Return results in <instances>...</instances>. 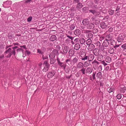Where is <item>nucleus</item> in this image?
<instances>
[{"instance_id": "f257e3e1", "label": "nucleus", "mask_w": 126, "mask_h": 126, "mask_svg": "<svg viewBox=\"0 0 126 126\" xmlns=\"http://www.w3.org/2000/svg\"><path fill=\"white\" fill-rule=\"evenodd\" d=\"M18 47L17 46H15L12 48L13 49L12 50L11 48H9L6 50L5 52V54L6 55V54L9 53L8 55L6 56V57L7 58H9L13 55H15L16 54L15 49Z\"/></svg>"}, {"instance_id": "f03ea898", "label": "nucleus", "mask_w": 126, "mask_h": 126, "mask_svg": "<svg viewBox=\"0 0 126 126\" xmlns=\"http://www.w3.org/2000/svg\"><path fill=\"white\" fill-rule=\"evenodd\" d=\"M82 33L87 34L88 37L89 38H92L93 36V34L91 32V31L89 30H82Z\"/></svg>"}, {"instance_id": "7ed1b4c3", "label": "nucleus", "mask_w": 126, "mask_h": 126, "mask_svg": "<svg viewBox=\"0 0 126 126\" xmlns=\"http://www.w3.org/2000/svg\"><path fill=\"white\" fill-rule=\"evenodd\" d=\"M94 58V57L93 55L90 54L89 55H87V56H86L83 59V60H88L89 61H91L93 60Z\"/></svg>"}, {"instance_id": "20e7f679", "label": "nucleus", "mask_w": 126, "mask_h": 126, "mask_svg": "<svg viewBox=\"0 0 126 126\" xmlns=\"http://www.w3.org/2000/svg\"><path fill=\"white\" fill-rule=\"evenodd\" d=\"M87 49L91 51L94 48V45L93 44H91L87 45Z\"/></svg>"}, {"instance_id": "39448f33", "label": "nucleus", "mask_w": 126, "mask_h": 126, "mask_svg": "<svg viewBox=\"0 0 126 126\" xmlns=\"http://www.w3.org/2000/svg\"><path fill=\"white\" fill-rule=\"evenodd\" d=\"M58 63L59 65L62 67H63L64 69V70L66 66V64L65 63L61 62L59 60H58Z\"/></svg>"}, {"instance_id": "423d86ee", "label": "nucleus", "mask_w": 126, "mask_h": 126, "mask_svg": "<svg viewBox=\"0 0 126 126\" xmlns=\"http://www.w3.org/2000/svg\"><path fill=\"white\" fill-rule=\"evenodd\" d=\"M58 54V50L55 49L54 50L50 55L51 54V56H52V57H54L55 56V55H57Z\"/></svg>"}, {"instance_id": "0eeeda50", "label": "nucleus", "mask_w": 126, "mask_h": 126, "mask_svg": "<svg viewBox=\"0 0 126 126\" xmlns=\"http://www.w3.org/2000/svg\"><path fill=\"white\" fill-rule=\"evenodd\" d=\"M90 22L88 19H84L82 22V23L84 25H89V24Z\"/></svg>"}, {"instance_id": "6e6552de", "label": "nucleus", "mask_w": 126, "mask_h": 126, "mask_svg": "<svg viewBox=\"0 0 126 126\" xmlns=\"http://www.w3.org/2000/svg\"><path fill=\"white\" fill-rule=\"evenodd\" d=\"M54 72L53 71L50 72L47 74V77L48 78H52L55 74Z\"/></svg>"}, {"instance_id": "1a4fd4ad", "label": "nucleus", "mask_w": 126, "mask_h": 126, "mask_svg": "<svg viewBox=\"0 0 126 126\" xmlns=\"http://www.w3.org/2000/svg\"><path fill=\"white\" fill-rule=\"evenodd\" d=\"M80 56L82 57L81 60L83 61H85V60H83L84 58L86 56H87L86 54L85 53L82 52H81L80 54Z\"/></svg>"}, {"instance_id": "9d476101", "label": "nucleus", "mask_w": 126, "mask_h": 126, "mask_svg": "<svg viewBox=\"0 0 126 126\" xmlns=\"http://www.w3.org/2000/svg\"><path fill=\"white\" fill-rule=\"evenodd\" d=\"M81 33V31L79 29H77L75 30L74 32V34L75 35L77 36L79 35Z\"/></svg>"}, {"instance_id": "9b49d317", "label": "nucleus", "mask_w": 126, "mask_h": 126, "mask_svg": "<svg viewBox=\"0 0 126 126\" xmlns=\"http://www.w3.org/2000/svg\"><path fill=\"white\" fill-rule=\"evenodd\" d=\"M77 67L78 68L81 69L83 67V64L81 62H79L78 63L77 65Z\"/></svg>"}, {"instance_id": "f8f14e48", "label": "nucleus", "mask_w": 126, "mask_h": 126, "mask_svg": "<svg viewBox=\"0 0 126 126\" xmlns=\"http://www.w3.org/2000/svg\"><path fill=\"white\" fill-rule=\"evenodd\" d=\"M94 24L90 23L87 26V28L89 29H93L94 27Z\"/></svg>"}, {"instance_id": "ddd939ff", "label": "nucleus", "mask_w": 126, "mask_h": 126, "mask_svg": "<svg viewBox=\"0 0 126 126\" xmlns=\"http://www.w3.org/2000/svg\"><path fill=\"white\" fill-rule=\"evenodd\" d=\"M100 27L102 29H105L107 26V25L105 22H102L100 24Z\"/></svg>"}, {"instance_id": "4468645a", "label": "nucleus", "mask_w": 126, "mask_h": 126, "mask_svg": "<svg viewBox=\"0 0 126 126\" xmlns=\"http://www.w3.org/2000/svg\"><path fill=\"white\" fill-rule=\"evenodd\" d=\"M103 45L104 47H107L109 45V42L108 41V40H105L103 42Z\"/></svg>"}, {"instance_id": "2eb2a0df", "label": "nucleus", "mask_w": 126, "mask_h": 126, "mask_svg": "<svg viewBox=\"0 0 126 126\" xmlns=\"http://www.w3.org/2000/svg\"><path fill=\"white\" fill-rule=\"evenodd\" d=\"M57 39V37L55 35H52L50 38V40L51 41H53L56 40Z\"/></svg>"}, {"instance_id": "dca6fc26", "label": "nucleus", "mask_w": 126, "mask_h": 126, "mask_svg": "<svg viewBox=\"0 0 126 126\" xmlns=\"http://www.w3.org/2000/svg\"><path fill=\"white\" fill-rule=\"evenodd\" d=\"M74 48L75 49L78 50L80 48V45L79 44L77 43L75 45Z\"/></svg>"}, {"instance_id": "f3484780", "label": "nucleus", "mask_w": 126, "mask_h": 126, "mask_svg": "<svg viewBox=\"0 0 126 126\" xmlns=\"http://www.w3.org/2000/svg\"><path fill=\"white\" fill-rule=\"evenodd\" d=\"M99 53V50L98 49H95L94 51V53L96 56L98 55Z\"/></svg>"}, {"instance_id": "a211bd4d", "label": "nucleus", "mask_w": 126, "mask_h": 126, "mask_svg": "<svg viewBox=\"0 0 126 126\" xmlns=\"http://www.w3.org/2000/svg\"><path fill=\"white\" fill-rule=\"evenodd\" d=\"M92 69L90 68H88L86 70V73L89 74L91 73L92 72Z\"/></svg>"}, {"instance_id": "6ab92c4d", "label": "nucleus", "mask_w": 126, "mask_h": 126, "mask_svg": "<svg viewBox=\"0 0 126 126\" xmlns=\"http://www.w3.org/2000/svg\"><path fill=\"white\" fill-rule=\"evenodd\" d=\"M51 54L50 55H49V57L50 59V63L51 64H53L55 62V61L51 57Z\"/></svg>"}, {"instance_id": "aec40b11", "label": "nucleus", "mask_w": 126, "mask_h": 126, "mask_svg": "<svg viewBox=\"0 0 126 126\" xmlns=\"http://www.w3.org/2000/svg\"><path fill=\"white\" fill-rule=\"evenodd\" d=\"M83 6V5L80 3H79L77 6V8L79 9L82 8Z\"/></svg>"}, {"instance_id": "412c9836", "label": "nucleus", "mask_w": 126, "mask_h": 126, "mask_svg": "<svg viewBox=\"0 0 126 126\" xmlns=\"http://www.w3.org/2000/svg\"><path fill=\"white\" fill-rule=\"evenodd\" d=\"M111 58L109 57H107L105 59L107 63H109L111 61Z\"/></svg>"}, {"instance_id": "4be33fe9", "label": "nucleus", "mask_w": 126, "mask_h": 126, "mask_svg": "<svg viewBox=\"0 0 126 126\" xmlns=\"http://www.w3.org/2000/svg\"><path fill=\"white\" fill-rule=\"evenodd\" d=\"M92 42V40L90 39H88L86 41V43L87 45H89L91 44H92L91 43Z\"/></svg>"}, {"instance_id": "5701e85b", "label": "nucleus", "mask_w": 126, "mask_h": 126, "mask_svg": "<svg viewBox=\"0 0 126 126\" xmlns=\"http://www.w3.org/2000/svg\"><path fill=\"white\" fill-rule=\"evenodd\" d=\"M78 61V58L75 57L73 59L72 61L74 63H75Z\"/></svg>"}, {"instance_id": "b1692460", "label": "nucleus", "mask_w": 126, "mask_h": 126, "mask_svg": "<svg viewBox=\"0 0 126 126\" xmlns=\"http://www.w3.org/2000/svg\"><path fill=\"white\" fill-rule=\"evenodd\" d=\"M37 51L38 53L41 55H43L44 54V52L42 51L39 49H37Z\"/></svg>"}, {"instance_id": "393cba45", "label": "nucleus", "mask_w": 126, "mask_h": 126, "mask_svg": "<svg viewBox=\"0 0 126 126\" xmlns=\"http://www.w3.org/2000/svg\"><path fill=\"white\" fill-rule=\"evenodd\" d=\"M79 41L80 43L83 44L85 42V40L84 38H81L80 39Z\"/></svg>"}, {"instance_id": "a878e982", "label": "nucleus", "mask_w": 126, "mask_h": 126, "mask_svg": "<svg viewBox=\"0 0 126 126\" xmlns=\"http://www.w3.org/2000/svg\"><path fill=\"white\" fill-rule=\"evenodd\" d=\"M107 37L108 38V39H107L106 40H108V41L109 42L110 41L111 39V36L110 35H109L107 36Z\"/></svg>"}, {"instance_id": "bb28decb", "label": "nucleus", "mask_w": 126, "mask_h": 126, "mask_svg": "<svg viewBox=\"0 0 126 126\" xmlns=\"http://www.w3.org/2000/svg\"><path fill=\"white\" fill-rule=\"evenodd\" d=\"M75 27V24H73L71 25L70 26V28L71 30H72L74 29Z\"/></svg>"}, {"instance_id": "cd10ccee", "label": "nucleus", "mask_w": 126, "mask_h": 126, "mask_svg": "<svg viewBox=\"0 0 126 126\" xmlns=\"http://www.w3.org/2000/svg\"><path fill=\"white\" fill-rule=\"evenodd\" d=\"M114 52V50L112 48H110L109 50V52L110 54Z\"/></svg>"}, {"instance_id": "c85d7f7f", "label": "nucleus", "mask_w": 126, "mask_h": 126, "mask_svg": "<svg viewBox=\"0 0 126 126\" xmlns=\"http://www.w3.org/2000/svg\"><path fill=\"white\" fill-rule=\"evenodd\" d=\"M101 73L100 72H99L97 74L96 76L99 78H100L101 77Z\"/></svg>"}, {"instance_id": "c756f323", "label": "nucleus", "mask_w": 126, "mask_h": 126, "mask_svg": "<svg viewBox=\"0 0 126 126\" xmlns=\"http://www.w3.org/2000/svg\"><path fill=\"white\" fill-rule=\"evenodd\" d=\"M100 13L99 12H97L96 11V12L95 14V16H100Z\"/></svg>"}, {"instance_id": "7c9ffc66", "label": "nucleus", "mask_w": 126, "mask_h": 126, "mask_svg": "<svg viewBox=\"0 0 126 126\" xmlns=\"http://www.w3.org/2000/svg\"><path fill=\"white\" fill-rule=\"evenodd\" d=\"M85 69L83 68H82L80 70L83 74H84L85 73Z\"/></svg>"}, {"instance_id": "2f4dec72", "label": "nucleus", "mask_w": 126, "mask_h": 126, "mask_svg": "<svg viewBox=\"0 0 126 126\" xmlns=\"http://www.w3.org/2000/svg\"><path fill=\"white\" fill-rule=\"evenodd\" d=\"M113 89L112 88H110L109 89L108 88L107 89V91L109 93H110L111 92H112L113 91Z\"/></svg>"}, {"instance_id": "473e14b6", "label": "nucleus", "mask_w": 126, "mask_h": 126, "mask_svg": "<svg viewBox=\"0 0 126 126\" xmlns=\"http://www.w3.org/2000/svg\"><path fill=\"white\" fill-rule=\"evenodd\" d=\"M89 11L93 14L94 15H95L96 11L94 10H89Z\"/></svg>"}, {"instance_id": "72a5a7b5", "label": "nucleus", "mask_w": 126, "mask_h": 126, "mask_svg": "<svg viewBox=\"0 0 126 126\" xmlns=\"http://www.w3.org/2000/svg\"><path fill=\"white\" fill-rule=\"evenodd\" d=\"M68 50L67 49V47H64L63 49V51L65 53H66L67 52Z\"/></svg>"}, {"instance_id": "f704fd0d", "label": "nucleus", "mask_w": 126, "mask_h": 126, "mask_svg": "<svg viewBox=\"0 0 126 126\" xmlns=\"http://www.w3.org/2000/svg\"><path fill=\"white\" fill-rule=\"evenodd\" d=\"M92 63L94 64V63H96L97 64H99V63L97 61H96L95 60L94 61L92 62Z\"/></svg>"}, {"instance_id": "c9c22d12", "label": "nucleus", "mask_w": 126, "mask_h": 126, "mask_svg": "<svg viewBox=\"0 0 126 126\" xmlns=\"http://www.w3.org/2000/svg\"><path fill=\"white\" fill-rule=\"evenodd\" d=\"M113 12H114L113 11V10H110L109 11V14L110 15H112L113 13Z\"/></svg>"}, {"instance_id": "e433bc0d", "label": "nucleus", "mask_w": 126, "mask_h": 126, "mask_svg": "<svg viewBox=\"0 0 126 126\" xmlns=\"http://www.w3.org/2000/svg\"><path fill=\"white\" fill-rule=\"evenodd\" d=\"M45 67L46 68V70H48V68L49 67V64L47 63V64L45 65Z\"/></svg>"}, {"instance_id": "4c0bfd02", "label": "nucleus", "mask_w": 126, "mask_h": 126, "mask_svg": "<svg viewBox=\"0 0 126 126\" xmlns=\"http://www.w3.org/2000/svg\"><path fill=\"white\" fill-rule=\"evenodd\" d=\"M32 17L30 16L28 18L27 21L28 22H30L32 20Z\"/></svg>"}, {"instance_id": "58836bf2", "label": "nucleus", "mask_w": 126, "mask_h": 126, "mask_svg": "<svg viewBox=\"0 0 126 126\" xmlns=\"http://www.w3.org/2000/svg\"><path fill=\"white\" fill-rule=\"evenodd\" d=\"M101 63L102 64H103L104 66L107 65V64L104 61H102Z\"/></svg>"}, {"instance_id": "ea45409f", "label": "nucleus", "mask_w": 126, "mask_h": 126, "mask_svg": "<svg viewBox=\"0 0 126 126\" xmlns=\"http://www.w3.org/2000/svg\"><path fill=\"white\" fill-rule=\"evenodd\" d=\"M122 48H123L124 49H126V44H125L122 46Z\"/></svg>"}, {"instance_id": "a19ab883", "label": "nucleus", "mask_w": 126, "mask_h": 126, "mask_svg": "<svg viewBox=\"0 0 126 126\" xmlns=\"http://www.w3.org/2000/svg\"><path fill=\"white\" fill-rule=\"evenodd\" d=\"M98 70L99 71H100L102 70V67L101 65L99 66L98 68Z\"/></svg>"}, {"instance_id": "79ce46f5", "label": "nucleus", "mask_w": 126, "mask_h": 126, "mask_svg": "<svg viewBox=\"0 0 126 126\" xmlns=\"http://www.w3.org/2000/svg\"><path fill=\"white\" fill-rule=\"evenodd\" d=\"M98 64H97L96 63H94L93 64V66L94 68H96L98 66Z\"/></svg>"}, {"instance_id": "37998d69", "label": "nucleus", "mask_w": 126, "mask_h": 126, "mask_svg": "<svg viewBox=\"0 0 126 126\" xmlns=\"http://www.w3.org/2000/svg\"><path fill=\"white\" fill-rule=\"evenodd\" d=\"M122 90H120V91H121V92L122 93H124L125 92V90H126V88L125 87H124L122 89Z\"/></svg>"}, {"instance_id": "c03bdc74", "label": "nucleus", "mask_w": 126, "mask_h": 126, "mask_svg": "<svg viewBox=\"0 0 126 126\" xmlns=\"http://www.w3.org/2000/svg\"><path fill=\"white\" fill-rule=\"evenodd\" d=\"M95 73H93V75L92 77L93 79V80H94L95 79Z\"/></svg>"}, {"instance_id": "a18cd8bd", "label": "nucleus", "mask_w": 126, "mask_h": 126, "mask_svg": "<svg viewBox=\"0 0 126 126\" xmlns=\"http://www.w3.org/2000/svg\"><path fill=\"white\" fill-rule=\"evenodd\" d=\"M42 57L43 60L47 59L48 58V57L47 56H46L45 57H44V55H43Z\"/></svg>"}, {"instance_id": "49530a36", "label": "nucleus", "mask_w": 126, "mask_h": 126, "mask_svg": "<svg viewBox=\"0 0 126 126\" xmlns=\"http://www.w3.org/2000/svg\"><path fill=\"white\" fill-rule=\"evenodd\" d=\"M89 63L87 62H85L84 63V65L86 66H87L89 65Z\"/></svg>"}, {"instance_id": "de8ad7c7", "label": "nucleus", "mask_w": 126, "mask_h": 126, "mask_svg": "<svg viewBox=\"0 0 126 126\" xmlns=\"http://www.w3.org/2000/svg\"><path fill=\"white\" fill-rule=\"evenodd\" d=\"M25 53H27L28 55H29L30 54L31 52L27 50H26L25 51Z\"/></svg>"}, {"instance_id": "09e8293b", "label": "nucleus", "mask_w": 126, "mask_h": 126, "mask_svg": "<svg viewBox=\"0 0 126 126\" xmlns=\"http://www.w3.org/2000/svg\"><path fill=\"white\" fill-rule=\"evenodd\" d=\"M66 63H68L69 64V63H70L71 61L69 59H67L65 61Z\"/></svg>"}, {"instance_id": "8fccbe9b", "label": "nucleus", "mask_w": 126, "mask_h": 126, "mask_svg": "<svg viewBox=\"0 0 126 126\" xmlns=\"http://www.w3.org/2000/svg\"><path fill=\"white\" fill-rule=\"evenodd\" d=\"M67 37L71 39V40H73L74 38V37L70 36L69 35H67Z\"/></svg>"}, {"instance_id": "3c124183", "label": "nucleus", "mask_w": 126, "mask_h": 126, "mask_svg": "<svg viewBox=\"0 0 126 126\" xmlns=\"http://www.w3.org/2000/svg\"><path fill=\"white\" fill-rule=\"evenodd\" d=\"M79 40V39L77 38L75 39L74 40V42L75 43H77L78 42Z\"/></svg>"}, {"instance_id": "603ef678", "label": "nucleus", "mask_w": 126, "mask_h": 126, "mask_svg": "<svg viewBox=\"0 0 126 126\" xmlns=\"http://www.w3.org/2000/svg\"><path fill=\"white\" fill-rule=\"evenodd\" d=\"M92 8L93 9H97V5H94L92 6Z\"/></svg>"}, {"instance_id": "864d4df0", "label": "nucleus", "mask_w": 126, "mask_h": 126, "mask_svg": "<svg viewBox=\"0 0 126 126\" xmlns=\"http://www.w3.org/2000/svg\"><path fill=\"white\" fill-rule=\"evenodd\" d=\"M20 47L21 48L23 47V48H25V49H27V48L26 47V46L25 45H24V46H20Z\"/></svg>"}, {"instance_id": "5fc2aeb1", "label": "nucleus", "mask_w": 126, "mask_h": 126, "mask_svg": "<svg viewBox=\"0 0 126 126\" xmlns=\"http://www.w3.org/2000/svg\"><path fill=\"white\" fill-rule=\"evenodd\" d=\"M22 50V49L21 48H19L17 49V51L18 52Z\"/></svg>"}, {"instance_id": "6e6d98bb", "label": "nucleus", "mask_w": 126, "mask_h": 126, "mask_svg": "<svg viewBox=\"0 0 126 126\" xmlns=\"http://www.w3.org/2000/svg\"><path fill=\"white\" fill-rule=\"evenodd\" d=\"M112 28H110L109 30V31L110 32H111L112 31Z\"/></svg>"}, {"instance_id": "4d7b16f0", "label": "nucleus", "mask_w": 126, "mask_h": 126, "mask_svg": "<svg viewBox=\"0 0 126 126\" xmlns=\"http://www.w3.org/2000/svg\"><path fill=\"white\" fill-rule=\"evenodd\" d=\"M31 0H26L25 2L26 3H27L30 2Z\"/></svg>"}, {"instance_id": "13d9d810", "label": "nucleus", "mask_w": 126, "mask_h": 126, "mask_svg": "<svg viewBox=\"0 0 126 126\" xmlns=\"http://www.w3.org/2000/svg\"><path fill=\"white\" fill-rule=\"evenodd\" d=\"M13 44L14 46H15L16 45H18L19 43H13Z\"/></svg>"}, {"instance_id": "bf43d9fd", "label": "nucleus", "mask_w": 126, "mask_h": 126, "mask_svg": "<svg viewBox=\"0 0 126 126\" xmlns=\"http://www.w3.org/2000/svg\"><path fill=\"white\" fill-rule=\"evenodd\" d=\"M43 71H44L46 72L47 70H46V68L45 67H44V68L43 69Z\"/></svg>"}, {"instance_id": "052dcab7", "label": "nucleus", "mask_w": 126, "mask_h": 126, "mask_svg": "<svg viewBox=\"0 0 126 126\" xmlns=\"http://www.w3.org/2000/svg\"><path fill=\"white\" fill-rule=\"evenodd\" d=\"M122 97L121 95V94H119V99H121Z\"/></svg>"}, {"instance_id": "680f3d73", "label": "nucleus", "mask_w": 126, "mask_h": 126, "mask_svg": "<svg viewBox=\"0 0 126 126\" xmlns=\"http://www.w3.org/2000/svg\"><path fill=\"white\" fill-rule=\"evenodd\" d=\"M99 0H95V3L96 4H97L98 3V2L99 1Z\"/></svg>"}, {"instance_id": "e2e57ef3", "label": "nucleus", "mask_w": 126, "mask_h": 126, "mask_svg": "<svg viewBox=\"0 0 126 126\" xmlns=\"http://www.w3.org/2000/svg\"><path fill=\"white\" fill-rule=\"evenodd\" d=\"M80 28L82 29H83V30L85 28V27H84V26H81L80 27Z\"/></svg>"}, {"instance_id": "0e129e2a", "label": "nucleus", "mask_w": 126, "mask_h": 126, "mask_svg": "<svg viewBox=\"0 0 126 126\" xmlns=\"http://www.w3.org/2000/svg\"><path fill=\"white\" fill-rule=\"evenodd\" d=\"M48 63H47V61H45L44 63V64L45 65H46V64H47Z\"/></svg>"}, {"instance_id": "69168bd1", "label": "nucleus", "mask_w": 126, "mask_h": 126, "mask_svg": "<svg viewBox=\"0 0 126 126\" xmlns=\"http://www.w3.org/2000/svg\"><path fill=\"white\" fill-rule=\"evenodd\" d=\"M123 38H122L120 39V41H119V42H121L123 41Z\"/></svg>"}, {"instance_id": "338daca9", "label": "nucleus", "mask_w": 126, "mask_h": 126, "mask_svg": "<svg viewBox=\"0 0 126 126\" xmlns=\"http://www.w3.org/2000/svg\"><path fill=\"white\" fill-rule=\"evenodd\" d=\"M42 63H40L39 64V66L41 67V66H42Z\"/></svg>"}, {"instance_id": "774afa93", "label": "nucleus", "mask_w": 126, "mask_h": 126, "mask_svg": "<svg viewBox=\"0 0 126 126\" xmlns=\"http://www.w3.org/2000/svg\"><path fill=\"white\" fill-rule=\"evenodd\" d=\"M109 68V67L108 66H107L106 68V69L107 70H108Z\"/></svg>"}]
</instances>
